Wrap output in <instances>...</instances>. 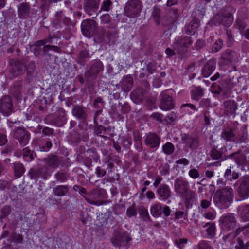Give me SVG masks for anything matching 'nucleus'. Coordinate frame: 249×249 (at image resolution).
<instances>
[{"label":"nucleus","instance_id":"nucleus-23","mask_svg":"<svg viewBox=\"0 0 249 249\" xmlns=\"http://www.w3.org/2000/svg\"><path fill=\"white\" fill-rule=\"evenodd\" d=\"M73 116L80 120H87L89 116L87 108L82 105H74L72 109Z\"/></svg>","mask_w":249,"mask_h":249},{"label":"nucleus","instance_id":"nucleus-39","mask_svg":"<svg viewBox=\"0 0 249 249\" xmlns=\"http://www.w3.org/2000/svg\"><path fill=\"white\" fill-rule=\"evenodd\" d=\"M67 139L71 144L77 145L81 141V137L78 130H74L68 134Z\"/></svg>","mask_w":249,"mask_h":249},{"label":"nucleus","instance_id":"nucleus-32","mask_svg":"<svg viewBox=\"0 0 249 249\" xmlns=\"http://www.w3.org/2000/svg\"><path fill=\"white\" fill-rule=\"evenodd\" d=\"M199 25V20L198 18H194L185 27L184 32L186 34L192 36L195 34Z\"/></svg>","mask_w":249,"mask_h":249},{"label":"nucleus","instance_id":"nucleus-42","mask_svg":"<svg viewBox=\"0 0 249 249\" xmlns=\"http://www.w3.org/2000/svg\"><path fill=\"white\" fill-rule=\"evenodd\" d=\"M225 178L228 181H232L237 179L239 177V173L236 172L233 167L230 166L227 169L224 174Z\"/></svg>","mask_w":249,"mask_h":249},{"label":"nucleus","instance_id":"nucleus-49","mask_svg":"<svg viewBox=\"0 0 249 249\" xmlns=\"http://www.w3.org/2000/svg\"><path fill=\"white\" fill-rule=\"evenodd\" d=\"M12 208L11 205H5L0 210V221L3 222V219L9 216L12 212Z\"/></svg>","mask_w":249,"mask_h":249},{"label":"nucleus","instance_id":"nucleus-16","mask_svg":"<svg viewBox=\"0 0 249 249\" xmlns=\"http://www.w3.org/2000/svg\"><path fill=\"white\" fill-rule=\"evenodd\" d=\"M9 64L10 71L14 77H17L24 73L27 66H25L22 60L11 59L9 60Z\"/></svg>","mask_w":249,"mask_h":249},{"label":"nucleus","instance_id":"nucleus-27","mask_svg":"<svg viewBox=\"0 0 249 249\" xmlns=\"http://www.w3.org/2000/svg\"><path fill=\"white\" fill-rule=\"evenodd\" d=\"M157 194L161 200L165 201L171 197L172 191L168 185L161 184L158 187Z\"/></svg>","mask_w":249,"mask_h":249},{"label":"nucleus","instance_id":"nucleus-18","mask_svg":"<svg viewBox=\"0 0 249 249\" xmlns=\"http://www.w3.org/2000/svg\"><path fill=\"white\" fill-rule=\"evenodd\" d=\"M223 106L224 115L232 116L233 118L235 117L238 110V104L237 102L233 99H228L223 102Z\"/></svg>","mask_w":249,"mask_h":249},{"label":"nucleus","instance_id":"nucleus-21","mask_svg":"<svg viewBox=\"0 0 249 249\" xmlns=\"http://www.w3.org/2000/svg\"><path fill=\"white\" fill-rule=\"evenodd\" d=\"M181 139L183 143L191 149L195 150L199 146V140L197 137H192L188 133H181Z\"/></svg>","mask_w":249,"mask_h":249},{"label":"nucleus","instance_id":"nucleus-10","mask_svg":"<svg viewBox=\"0 0 249 249\" xmlns=\"http://www.w3.org/2000/svg\"><path fill=\"white\" fill-rule=\"evenodd\" d=\"M14 112V105L12 97L5 95L0 98V113L4 116H9Z\"/></svg>","mask_w":249,"mask_h":249},{"label":"nucleus","instance_id":"nucleus-51","mask_svg":"<svg viewBox=\"0 0 249 249\" xmlns=\"http://www.w3.org/2000/svg\"><path fill=\"white\" fill-rule=\"evenodd\" d=\"M23 155L25 160L27 162L32 161L36 156V153L33 151L31 150L28 147L23 149Z\"/></svg>","mask_w":249,"mask_h":249},{"label":"nucleus","instance_id":"nucleus-3","mask_svg":"<svg viewBox=\"0 0 249 249\" xmlns=\"http://www.w3.org/2000/svg\"><path fill=\"white\" fill-rule=\"evenodd\" d=\"M132 240L130 234L123 230H115L113 236L110 238L112 245L116 248H128V244Z\"/></svg>","mask_w":249,"mask_h":249},{"label":"nucleus","instance_id":"nucleus-19","mask_svg":"<svg viewBox=\"0 0 249 249\" xmlns=\"http://www.w3.org/2000/svg\"><path fill=\"white\" fill-rule=\"evenodd\" d=\"M97 23L94 20L86 19L82 22L81 30L84 36L91 37L95 33Z\"/></svg>","mask_w":249,"mask_h":249},{"label":"nucleus","instance_id":"nucleus-34","mask_svg":"<svg viewBox=\"0 0 249 249\" xmlns=\"http://www.w3.org/2000/svg\"><path fill=\"white\" fill-rule=\"evenodd\" d=\"M70 187L68 185H57L53 188V192L57 196H69L70 195Z\"/></svg>","mask_w":249,"mask_h":249},{"label":"nucleus","instance_id":"nucleus-56","mask_svg":"<svg viewBox=\"0 0 249 249\" xmlns=\"http://www.w3.org/2000/svg\"><path fill=\"white\" fill-rule=\"evenodd\" d=\"M8 241L9 243L8 244L9 246H10L13 241L18 243H22V236L21 234H17L16 232H14L10 235Z\"/></svg>","mask_w":249,"mask_h":249},{"label":"nucleus","instance_id":"nucleus-52","mask_svg":"<svg viewBox=\"0 0 249 249\" xmlns=\"http://www.w3.org/2000/svg\"><path fill=\"white\" fill-rule=\"evenodd\" d=\"M81 122H80L78 126L80 130L84 131L83 134V140L84 142H87L89 140V134L87 132V127H88V124L87 123V120H81Z\"/></svg>","mask_w":249,"mask_h":249},{"label":"nucleus","instance_id":"nucleus-24","mask_svg":"<svg viewBox=\"0 0 249 249\" xmlns=\"http://www.w3.org/2000/svg\"><path fill=\"white\" fill-rule=\"evenodd\" d=\"M160 142V138L155 133H149L144 139V143L151 148H157Z\"/></svg>","mask_w":249,"mask_h":249},{"label":"nucleus","instance_id":"nucleus-15","mask_svg":"<svg viewBox=\"0 0 249 249\" xmlns=\"http://www.w3.org/2000/svg\"><path fill=\"white\" fill-rule=\"evenodd\" d=\"M237 58L238 56L236 52L228 49L222 53L219 64L220 66H230L234 61H236Z\"/></svg>","mask_w":249,"mask_h":249},{"label":"nucleus","instance_id":"nucleus-35","mask_svg":"<svg viewBox=\"0 0 249 249\" xmlns=\"http://www.w3.org/2000/svg\"><path fill=\"white\" fill-rule=\"evenodd\" d=\"M109 114L111 117L114 120H120L123 118L121 115L122 113L119 103L113 104L111 106Z\"/></svg>","mask_w":249,"mask_h":249},{"label":"nucleus","instance_id":"nucleus-25","mask_svg":"<svg viewBox=\"0 0 249 249\" xmlns=\"http://www.w3.org/2000/svg\"><path fill=\"white\" fill-rule=\"evenodd\" d=\"M188 182L182 178H176L174 183V191L179 195L187 194L188 192Z\"/></svg>","mask_w":249,"mask_h":249},{"label":"nucleus","instance_id":"nucleus-44","mask_svg":"<svg viewBox=\"0 0 249 249\" xmlns=\"http://www.w3.org/2000/svg\"><path fill=\"white\" fill-rule=\"evenodd\" d=\"M235 135L233 132V129L231 128H227L224 129L221 133V137L226 141H233L234 142Z\"/></svg>","mask_w":249,"mask_h":249},{"label":"nucleus","instance_id":"nucleus-29","mask_svg":"<svg viewBox=\"0 0 249 249\" xmlns=\"http://www.w3.org/2000/svg\"><path fill=\"white\" fill-rule=\"evenodd\" d=\"M30 14V6L28 3L23 2L18 7V17L20 19L27 18Z\"/></svg>","mask_w":249,"mask_h":249},{"label":"nucleus","instance_id":"nucleus-62","mask_svg":"<svg viewBox=\"0 0 249 249\" xmlns=\"http://www.w3.org/2000/svg\"><path fill=\"white\" fill-rule=\"evenodd\" d=\"M235 157V162L239 166H241L246 163V157L245 154L240 153Z\"/></svg>","mask_w":249,"mask_h":249},{"label":"nucleus","instance_id":"nucleus-33","mask_svg":"<svg viewBox=\"0 0 249 249\" xmlns=\"http://www.w3.org/2000/svg\"><path fill=\"white\" fill-rule=\"evenodd\" d=\"M216 67V61L213 59L209 60L202 69V74L204 77H209L214 71Z\"/></svg>","mask_w":249,"mask_h":249},{"label":"nucleus","instance_id":"nucleus-6","mask_svg":"<svg viewBox=\"0 0 249 249\" xmlns=\"http://www.w3.org/2000/svg\"><path fill=\"white\" fill-rule=\"evenodd\" d=\"M45 122L58 127L63 126L67 122L65 111L62 108L59 109L54 114L46 116Z\"/></svg>","mask_w":249,"mask_h":249},{"label":"nucleus","instance_id":"nucleus-11","mask_svg":"<svg viewBox=\"0 0 249 249\" xmlns=\"http://www.w3.org/2000/svg\"><path fill=\"white\" fill-rule=\"evenodd\" d=\"M85 200L89 203L100 206L104 203L102 199L104 197L103 190L99 189H95L92 190L88 194V196H83Z\"/></svg>","mask_w":249,"mask_h":249},{"label":"nucleus","instance_id":"nucleus-55","mask_svg":"<svg viewBox=\"0 0 249 249\" xmlns=\"http://www.w3.org/2000/svg\"><path fill=\"white\" fill-rule=\"evenodd\" d=\"M162 151L167 155L172 154L175 151V146L174 144L170 142H166L162 146Z\"/></svg>","mask_w":249,"mask_h":249},{"label":"nucleus","instance_id":"nucleus-37","mask_svg":"<svg viewBox=\"0 0 249 249\" xmlns=\"http://www.w3.org/2000/svg\"><path fill=\"white\" fill-rule=\"evenodd\" d=\"M133 79L131 75H127L124 77L120 82L121 86L124 89L125 91H129L133 85Z\"/></svg>","mask_w":249,"mask_h":249},{"label":"nucleus","instance_id":"nucleus-13","mask_svg":"<svg viewBox=\"0 0 249 249\" xmlns=\"http://www.w3.org/2000/svg\"><path fill=\"white\" fill-rule=\"evenodd\" d=\"M26 70L27 73L24 81L29 84H34L38 78L40 70L36 68L34 61H31L26 66Z\"/></svg>","mask_w":249,"mask_h":249},{"label":"nucleus","instance_id":"nucleus-7","mask_svg":"<svg viewBox=\"0 0 249 249\" xmlns=\"http://www.w3.org/2000/svg\"><path fill=\"white\" fill-rule=\"evenodd\" d=\"M192 43L193 40L191 37L181 36L175 39L173 46L179 54H183L188 52L189 46Z\"/></svg>","mask_w":249,"mask_h":249},{"label":"nucleus","instance_id":"nucleus-54","mask_svg":"<svg viewBox=\"0 0 249 249\" xmlns=\"http://www.w3.org/2000/svg\"><path fill=\"white\" fill-rule=\"evenodd\" d=\"M203 89L200 87H197L191 92L192 98L195 100H198L203 95Z\"/></svg>","mask_w":249,"mask_h":249},{"label":"nucleus","instance_id":"nucleus-12","mask_svg":"<svg viewBox=\"0 0 249 249\" xmlns=\"http://www.w3.org/2000/svg\"><path fill=\"white\" fill-rule=\"evenodd\" d=\"M12 136L22 146H26L30 139V132L22 127H18L14 129L13 131Z\"/></svg>","mask_w":249,"mask_h":249},{"label":"nucleus","instance_id":"nucleus-20","mask_svg":"<svg viewBox=\"0 0 249 249\" xmlns=\"http://www.w3.org/2000/svg\"><path fill=\"white\" fill-rule=\"evenodd\" d=\"M221 228L223 229L229 230L234 229L237 223L236 217L233 213H229L223 216L220 220Z\"/></svg>","mask_w":249,"mask_h":249},{"label":"nucleus","instance_id":"nucleus-36","mask_svg":"<svg viewBox=\"0 0 249 249\" xmlns=\"http://www.w3.org/2000/svg\"><path fill=\"white\" fill-rule=\"evenodd\" d=\"M43 45H44V46L43 48V51L44 53H46L49 50H53L54 52L59 53H60L61 51L60 48L58 46L50 45H45L43 39L38 40L35 42L33 45L34 46H35L36 47H39Z\"/></svg>","mask_w":249,"mask_h":249},{"label":"nucleus","instance_id":"nucleus-30","mask_svg":"<svg viewBox=\"0 0 249 249\" xmlns=\"http://www.w3.org/2000/svg\"><path fill=\"white\" fill-rule=\"evenodd\" d=\"M91 57L89 51L87 50H82L77 54L76 62L81 66L87 65L88 61Z\"/></svg>","mask_w":249,"mask_h":249},{"label":"nucleus","instance_id":"nucleus-9","mask_svg":"<svg viewBox=\"0 0 249 249\" xmlns=\"http://www.w3.org/2000/svg\"><path fill=\"white\" fill-rule=\"evenodd\" d=\"M238 186L237 192L239 196L244 199L249 197V175L242 177L234 184V186Z\"/></svg>","mask_w":249,"mask_h":249},{"label":"nucleus","instance_id":"nucleus-17","mask_svg":"<svg viewBox=\"0 0 249 249\" xmlns=\"http://www.w3.org/2000/svg\"><path fill=\"white\" fill-rule=\"evenodd\" d=\"M170 208L166 205L162 206L159 202H156L151 207L150 212L151 215L154 217H161L163 213L166 217H168L171 214Z\"/></svg>","mask_w":249,"mask_h":249},{"label":"nucleus","instance_id":"nucleus-28","mask_svg":"<svg viewBox=\"0 0 249 249\" xmlns=\"http://www.w3.org/2000/svg\"><path fill=\"white\" fill-rule=\"evenodd\" d=\"M46 166L51 168H57L61 162V157L53 154L49 155L46 158L43 159Z\"/></svg>","mask_w":249,"mask_h":249},{"label":"nucleus","instance_id":"nucleus-31","mask_svg":"<svg viewBox=\"0 0 249 249\" xmlns=\"http://www.w3.org/2000/svg\"><path fill=\"white\" fill-rule=\"evenodd\" d=\"M22 82V80L15 81L10 89V93L17 100L21 96L23 87Z\"/></svg>","mask_w":249,"mask_h":249},{"label":"nucleus","instance_id":"nucleus-60","mask_svg":"<svg viewBox=\"0 0 249 249\" xmlns=\"http://www.w3.org/2000/svg\"><path fill=\"white\" fill-rule=\"evenodd\" d=\"M112 8V2L110 0H104L103 1L100 10L99 12L102 11H109Z\"/></svg>","mask_w":249,"mask_h":249},{"label":"nucleus","instance_id":"nucleus-26","mask_svg":"<svg viewBox=\"0 0 249 249\" xmlns=\"http://www.w3.org/2000/svg\"><path fill=\"white\" fill-rule=\"evenodd\" d=\"M146 93V89L143 88L138 87L131 92L130 98L135 104H140L143 101Z\"/></svg>","mask_w":249,"mask_h":249},{"label":"nucleus","instance_id":"nucleus-41","mask_svg":"<svg viewBox=\"0 0 249 249\" xmlns=\"http://www.w3.org/2000/svg\"><path fill=\"white\" fill-rule=\"evenodd\" d=\"M126 93L127 92L124 90V89L121 86L120 83H118L115 85L110 94L113 96L114 99L118 100Z\"/></svg>","mask_w":249,"mask_h":249},{"label":"nucleus","instance_id":"nucleus-22","mask_svg":"<svg viewBox=\"0 0 249 249\" xmlns=\"http://www.w3.org/2000/svg\"><path fill=\"white\" fill-rule=\"evenodd\" d=\"M160 107L165 110H171L174 107V102L172 97L163 91L160 95Z\"/></svg>","mask_w":249,"mask_h":249},{"label":"nucleus","instance_id":"nucleus-2","mask_svg":"<svg viewBox=\"0 0 249 249\" xmlns=\"http://www.w3.org/2000/svg\"><path fill=\"white\" fill-rule=\"evenodd\" d=\"M235 8L231 6H227L219 10L211 20L214 25H222L226 27L230 26L233 21L232 13L235 12Z\"/></svg>","mask_w":249,"mask_h":249},{"label":"nucleus","instance_id":"nucleus-58","mask_svg":"<svg viewBox=\"0 0 249 249\" xmlns=\"http://www.w3.org/2000/svg\"><path fill=\"white\" fill-rule=\"evenodd\" d=\"M235 249H249V241L247 242L245 244L243 239L238 237L237 239V243L235 247Z\"/></svg>","mask_w":249,"mask_h":249},{"label":"nucleus","instance_id":"nucleus-57","mask_svg":"<svg viewBox=\"0 0 249 249\" xmlns=\"http://www.w3.org/2000/svg\"><path fill=\"white\" fill-rule=\"evenodd\" d=\"M151 17L154 18L155 22L159 25L160 21V10L159 8L154 7L152 13Z\"/></svg>","mask_w":249,"mask_h":249},{"label":"nucleus","instance_id":"nucleus-1","mask_svg":"<svg viewBox=\"0 0 249 249\" xmlns=\"http://www.w3.org/2000/svg\"><path fill=\"white\" fill-rule=\"evenodd\" d=\"M234 192L232 188L225 187L217 189L213 195V202L214 205L220 209H224L230 206L233 201Z\"/></svg>","mask_w":249,"mask_h":249},{"label":"nucleus","instance_id":"nucleus-47","mask_svg":"<svg viewBox=\"0 0 249 249\" xmlns=\"http://www.w3.org/2000/svg\"><path fill=\"white\" fill-rule=\"evenodd\" d=\"M52 143L50 140L42 141L37 146V150L40 152H47L52 147Z\"/></svg>","mask_w":249,"mask_h":249},{"label":"nucleus","instance_id":"nucleus-5","mask_svg":"<svg viewBox=\"0 0 249 249\" xmlns=\"http://www.w3.org/2000/svg\"><path fill=\"white\" fill-rule=\"evenodd\" d=\"M50 175L49 168L44 165H39L37 167L31 168L27 174L30 180L35 183H36L39 179L47 180Z\"/></svg>","mask_w":249,"mask_h":249},{"label":"nucleus","instance_id":"nucleus-61","mask_svg":"<svg viewBox=\"0 0 249 249\" xmlns=\"http://www.w3.org/2000/svg\"><path fill=\"white\" fill-rule=\"evenodd\" d=\"M105 102L101 97H98L96 98L93 103V106L95 108L98 109H103L105 106Z\"/></svg>","mask_w":249,"mask_h":249},{"label":"nucleus","instance_id":"nucleus-43","mask_svg":"<svg viewBox=\"0 0 249 249\" xmlns=\"http://www.w3.org/2000/svg\"><path fill=\"white\" fill-rule=\"evenodd\" d=\"M241 218L243 221H249V204L239 206L237 209Z\"/></svg>","mask_w":249,"mask_h":249},{"label":"nucleus","instance_id":"nucleus-48","mask_svg":"<svg viewBox=\"0 0 249 249\" xmlns=\"http://www.w3.org/2000/svg\"><path fill=\"white\" fill-rule=\"evenodd\" d=\"M101 220L103 224H107L108 222L110 224H112V222L114 220V217L112 215V211L107 210V212L104 213H102Z\"/></svg>","mask_w":249,"mask_h":249},{"label":"nucleus","instance_id":"nucleus-14","mask_svg":"<svg viewBox=\"0 0 249 249\" xmlns=\"http://www.w3.org/2000/svg\"><path fill=\"white\" fill-rule=\"evenodd\" d=\"M100 2V0H84L83 9L85 12L92 18H96L99 13Z\"/></svg>","mask_w":249,"mask_h":249},{"label":"nucleus","instance_id":"nucleus-50","mask_svg":"<svg viewBox=\"0 0 249 249\" xmlns=\"http://www.w3.org/2000/svg\"><path fill=\"white\" fill-rule=\"evenodd\" d=\"M232 84L233 83H231L230 81H222L218 86V90L216 91V93L219 94L222 91L228 92Z\"/></svg>","mask_w":249,"mask_h":249},{"label":"nucleus","instance_id":"nucleus-53","mask_svg":"<svg viewBox=\"0 0 249 249\" xmlns=\"http://www.w3.org/2000/svg\"><path fill=\"white\" fill-rule=\"evenodd\" d=\"M209 226L207 229V236L208 238H212L215 235L216 227L214 223H206L204 227Z\"/></svg>","mask_w":249,"mask_h":249},{"label":"nucleus","instance_id":"nucleus-38","mask_svg":"<svg viewBox=\"0 0 249 249\" xmlns=\"http://www.w3.org/2000/svg\"><path fill=\"white\" fill-rule=\"evenodd\" d=\"M95 133L103 138H108L111 132V128L108 126L105 127L101 125H96L94 128Z\"/></svg>","mask_w":249,"mask_h":249},{"label":"nucleus","instance_id":"nucleus-63","mask_svg":"<svg viewBox=\"0 0 249 249\" xmlns=\"http://www.w3.org/2000/svg\"><path fill=\"white\" fill-rule=\"evenodd\" d=\"M223 45V41L222 39L219 38L216 40L212 48V53H217L222 48Z\"/></svg>","mask_w":249,"mask_h":249},{"label":"nucleus","instance_id":"nucleus-59","mask_svg":"<svg viewBox=\"0 0 249 249\" xmlns=\"http://www.w3.org/2000/svg\"><path fill=\"white\" fill-rule=\"evenodd\" d=\"M37 102L38 104V106L37 107L38 110L41 112L42 113L46 112L47 110V100L46 99H44L43 100H39L37 101Z\"/></svg>","mask_w":249,"mask_h":249},{"label":"nucleus","instance_id":"nucleus-4","mask_svg":"<svg viewBox=\"0 0 249 249\" xmlns=\"http://www.w3.org/2000/svg\"><path fill=\"white\" fill-rule=\"evenodd\" d=\"M104 70L103 63L99 59H95L92 61L89 69L84 73L85 78L88 82L93 81Z\"/></svg>","mask_w":249,"mask_h":249},{"label":"nucleus","instance_id":"nucleus-46","mask_svg":"<svg viewBox=\"0 0 249 249\" xmlns=\"http://www.w3.org/2000/svg\"><path fill=\"white\" fill-rule=\"evenodd\" d=\"M224 150H225V148H222L217 150L215 147H213L210 152V156L213 160L220 159L222 160V159H224V157L223 156Z\"/></svg>","mask_w":249,"mask_h":249},{"label":"nucleus","instance_id":"nucleus-40","mask_svg":"<svg viewBox=\"0 0 249 249\" xmlns=\"http://www.w3.org/2000/svg\"><path fill=\"white\" fill-rule=\"evenodd\" d=\"M12 168L14 170V176L17 178H20L25 172L24 166L20 162H16L14 163Z\"/></svg>","mask_w":249,"mask_h":249},{"label":"nucleus","instance_id":"nucleus-45","mask_svg":"<svg viewBox=\"0 0 249 249\" xmlns=\"http://www.w3.org/2000/svg\"><path fill=\"white\" fill-rule=\"evenodd\" d=\"M54 177L57 182L63 183L68 180L70 176L69 174L65 170H60L55 174Z\"/></svg>","mask_w":249,"mask_h":249},{"label":"nucleus","instance_id":"nucleus-8","mask_svg":"<svg viewBox=\"0 0 249 249\" xmlns=\"http://www.w3.org/2000/svg\"><path fill=\"white\" fill-rule=\"evenodd\" d=\"M142 11V2L140 0H129L124 8L125 15L129 18L137 17Z\"/></svg>","mask_w":249,"mask_h":249},{"label":"nucleus","instance_id":"nucleus-64","mask_svg":"<svg viewBox=\"0 0 249 249\" xmlns=\"http://www.w3.org/2000/svg\"><path fill=\"white\" fill-rule=\"evenodd\" d=\"M119 104L122 114H127L130 111L131 107L128 102H125L123 103L119 102Z\"/></svg>","mask_w":249,"mask_h":249}]
</instances>
